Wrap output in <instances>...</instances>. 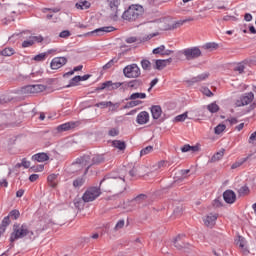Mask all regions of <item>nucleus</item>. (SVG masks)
<instances>
[{
  "label": "nucleus",
  "mask_w": 256,
  "mask_h": 256,
  "mask_svg": "<svg viewBox=\"0 0 256 256\" xmlns=\"http://www.w3.org/2000/svg\"><path fill=\"white\" fill-rule=\"evenodd\" d=\"M25 237L30 241H35L37 239V234L29 229L27 223H14L10 234V243L13 244L15 241H19V239H25Z\"/></svg>",
  "instance_id": "1"
},
{
  "label": "nucleus",
  "mask_w": 256,
  "mask_h": 256,
  "mask_svg": "<svg viewBox=\"0 0 256 256\" xmlns=\"http://www.w3.org/2000/svg\"><path fill=\"white\" fill-rule=\"evenodd\" d=\"M143 13V6L139 4H132L123 12L122 19L129 22L137 21L143 17Z\"/></svg>",
  "instance_id": "2"
},
{
  "label": "nucleus",
  "mask_w": 256,
  "mask_h": 256,
  "mask_svg": "<svg viewBox=\"0 0 256 256\" xmlns=\"http://www.w3.org/2000/svg\"><path fill=\"white\" fill-rule=\"evenodd\" d=\"M173 243L174 247H176L178 251H182L183 253H189V251L193 250V245L187 242V236H185V234H180L176 236Z\"/></svg>",
  "instance_id": "3"
},
{
  "label": "nucleus",
  "mask_w": 256,
  "mask_h": 256,
  "mask_svg": "<svg viewBox=\"0 0 256 256\" xmlns=\"http://www.w3.org/2000/svg\"><path fill=\"white\" fill-rule=\"evenodd\" d=\"M123 75L127 79H138L141 77V68L136 63L129 64L124 67Z\"/></svg>",
  "instance_id": "4"
},
{
  "label": "nucleus",
  "mask_w": 256,
  "mask_h": 256,
  "mask_svg": "<svg viewBox=\"0 0 256 256\" xmlns=\"http://www.w3.org/2000/svg\"><path fill=\"white\" fill-rule=\"evenodd\" d=\"M182 55L186 57L187 61H193V59H199V57H202L203 52H201L199 47L195 46L182 50Z\"/></svg>",
  "instance_id": "5"
},
{
  "label": "nucleus",
  "mask_w": 256,
  "mask_h": 256,
  "mask_svg": "<svg viewBox=\"0 0 256 256\" xmlns=\"http://www.w3.org/2000/svg\"><path fill=\"white\" fill-rule=\"evenodd\" d=\"M99 195H101V188L90 187L85 191L82 199L85 203H91V201H95Z\"/></svg>",
  "instance_id": "6"
},
{
  "label": "nucleus",
  "mask_w": 256,
  "mask_h": 256,
  "mask_svg": "<svg viewBox=\"0 0 256 256\" xmlns=\"http://www.w3.org/2000/svg\"><path fill=\"white\" fill-rule=\"evenodd\" d=\"M108 6L111 11V17L114 21H117L119 18V5H121V0H107Z\"/></svg>",
  "instance_id": "7"
},
{
  "label": "nucleus",
  "mask_w": 256,
  "mask_h": 256,
  "mask_svg": "<svg viewBox=\"0 0 256 256\" xmlns=\"http://www.w3.org/2000/svg\"><path fill=\"white\" fill-rule=\"evenodd\" d=\"M253 99H255V94H253V92L245 93L236 101V107H245V105L252 103Z\"/></svg>",
  "instance_id": "8"
},
{
  "label": "nucleus",
  "mask_w": 256,
  "mask_h": 256,
  "mask_svg": "<svg viewBox=\"0 0 256 256\" xmlns=\"http://www.w3.org/2000/svg\"><path fill=\"white\" fill-rule=\"evenodd\" d=\"M105 162V154H94L91 156V164L86 167L84 171V175H87L89 173V169L93 167V165H101Z\"/></svg>",
  "instance_id": "9"
},
{
  "label": "nucleus",
  "mask_w": 256,
  "mask_h": 256,
  "mask_svg": "<svg viewBox=\"0 0 256 256\" xmlns=\"http://www.w3.org/2000/svg\"><path fill=\"white\" fill-rule=\"evenodd\" d=\"M113 31H115V27L113 26H104V27H101V28H97L91 32H87L85 34V37H89V35H96V36H99V35H105V33H113Z\"/></svg>",
  "instance_id": "10"
},
{
  "label": "nucleus",
  "mask_w": 256,
  "mask_h": 256,
  "mask_svg": "<svg viewBox=\"0 0 256 256\" xmlns=\"http://www.w3.org/2000/svg\"><path fill=\"white\" fill-rule=\"evenodd\" d=\"M64 65H67V57H55L50 63V67L53 70L61 69Z\"/></svg>",
  "instance_id": "11"
},
{
  "label": "nucleus",
  "mask_w": 256,
  "mask_h": 256,
  "mask_svg": "<svg viewBox=\"0 0 256 256\" xmlns=\"http://www.w3.org/2000/svg\"><path fill=\"white\" fill-rule=\"evenodd\" d=\"M77 163L73 165V167H75V165L78 166V169H83V167H89L91 165V156L89 155H83L79 158L76 159Z\"/></svg>",
  "instance_id": "12"
},
{
  "label": "nucleus",
  "mask_w": 256,
  "mask_h": 256,
  "mask_svg": "<svg viewBox=\"0 0 256 256\" xmlns=\"http://www.w3.org/2000/svg\"><path fill=\"white\" fill-rule=\"evenodd\" d=\"M223 199L225 203H228L229 205H233L235 201H237V194L233 190H226L223 193Z\"/></svg>",
  "instance_id": "13"
},
{
  "label": "nucleus",
  "mask_w": 256,
  "mask_h": 256,
  "mask_svg": "<svg viewBox=\"0 0 256 256\" xmlns=\"http://www.w3.org/2000/svg\"><path fill=\"white\" fill-rule=\"evenodd\" d=\"M47 87L43 84L28 85L25 87L26 93H43Z\"/></svg>",
  "instance_id": "14"
},
{
  "label": "nucleus",
  "mask_w": 256,
  "mask_h": 256,
  "mask_svg": "<svg viewBox=\"0 0 256 256\" xmlns=\"http://www.w3.org/2000/svg\"><path fill=\"white\" fill-rule=\"evenodd\" d=\"M136 123L138 125H146V123H149V112L142 111L137 115Z\"/></svg>",
  "instance_id": "15"
},
{
  "label": "nucleus",
  "mask_w": 256,
  "mask_h": 256,
  "mask_svg": "<svg viewBox=\"0 0 256 256\" xmlns=\"http://www.w3.org/2000/svg\"><path fill=\"white\" fill-rule=\"evenodd\" d=\"M173 62V58H168L166 60H156L154 69H157L158 71H162V69H165L167 65H170V63Z\"/></svg>",
  "instance_id": "16"
},
{
  "label": "nucleus",
  "mask_w": 256,
  "mask_h": 256,
  "mask_svg": "<svg viewBox=\"0 0 256 256\" xmlns=\"http://www.w3.org/2000/svg\"><path fill=\"white\" fill-rule=\"evenodd\" d=\"M139 87H143V80L141 79L130 80L125 84V89H139Z\"/></svg>",
  "instance_id": "17"
},
{
  "label": "nucleus",
  "mask_w": 256,
  "mask_h": 256,
  "mask_svg": "<svg viewBox=\"0 0 256 256\" xmlns=\"http://www.w3.org/2000/svg\"><path fill=\"white\" fill-rule=\"evenodd\" d=\"M32 161H37L38 163H45V161H49V154L45 152L34 154L32 156Z\"/></svg>",
  "instance_id": "18"
},
{
  "label": "nucleus",
  "mask_w": 256,
  "mask_h": 256,
  "mask_svg": "<svg viewBox=\"0 0 256 256\" xmlns=\"http://www.w3.org/2000/svg\"><path fill=\"white\" fill-rule=\"evenodd\" d=\"M137 99H147V94L143 92H135L126 98L125 101H137Z\"/></svg>",
  "instance_id": "19"
},
{
  "label": "nucleus",
  "mask_w": 256,
  "mask_h": 256,
  "mask_svg": "<svg viewBox=\"0 0 256 256\" xmlns=\"http://www.w3.org/2000/svg\"><path fill=\"white\" fill-rule=\"evenodd\" d=\"M151 113H152V118L157 120L161 117L163 110L161 109V106L155 105L151 107Z\"/></svg>",
  "instance_id": "20"
},
{
  "label": "nucleus",
  "mask_w": 256,
  "mask_h": 256,
  "mask_svg": "<svg viewBox=\"0 0 256 256\" xmlns=\"http://www.w3.org/2000/svg\"><path fill=\"white\" fill-rule=\"evenodd\" d=\"M216 221H217V215L209 214L204 219V225H206V227H213V225H215Z\"/></svg>",
  "instance_id": "21"
},
{
  "label": "nucleus",
  "mask_w": 256,
  "mask_h": 256,
  "mask_svg": "<svg viewBox=\"0 0 256 256\" xmlns=\"http://www.w3.org/2000/svg\"><path fill=\"white\" fill-rule=\"evenodd\" d=\"M70 129H75V122H66L57 127V131H70Z\"/></svg>",
  "instance_id": "22"
},
{
  "label": "nucleus",
  "mask_w": 256,
  "mask_h": 256,
  "mask_svg": "<svg viewBox=\"0 0 256 256\" xmlns=\"http://www.w3.org/2000/svg\"><path fill=\"white\" fill-rule=\"evenodd\" d=\"M112 147H115V149H119V151H125V149H127V144L125 143V141L114 140L112 141Z\"/></svg>",
  "instance_id": "23"
},
{
  "label": "nucleus",
  "mask_w": 256,
  "mask_h": 256,
  "mask_svg": "<svg viewBox=\"0 0 256 256\" xmlns=\"http://www.w3.org/2000/svg\"><path fill=\"white\" fill-rule=\"evenodd\" d=\"M223 155H225V149H222L219 152H216L210 159V163H217V161H221L223 159Z\"/></svg>",
  "instance_id": "24"
},
{
  "label": "nucleus",
  "mask_w": 256,
  "mask_h": 256,
  "mask_svg": "<svg viewBox=\"0 0 256 256\" xmlns=\"http://www.w3.org/2000/svg\"><path fill=\"white\" fill-rule=\"evenodd\" d=\"M208 77H209V73H203L196 77L191 78V80L188 81V83H199L201 81H205V79H207Z\"/></svg>",
  "instance_id": "25"
},
{
  "label": "nucleus",
  "mask_w": 256,
  "mask_h": 256,
  "mask_svg": "<svg viewBox=\"0 0 256 256\" xmlns=\"http://www.w3.org/2000/svg\"><path fill=\"white\" fill-rule=\"evenodd\" d=\"M203 49H206V51H217V49H219V44L215 42H208L203 45Z\"/></svg>",
  "instance_id": "26"
},
{
  "label": "nucleus",
  "mask_w": 256,
  "mask_h": 256,
  "mask_svg": "<svg viewBox=\"0 0 256 256\" xmlns=\"http://www.w3.org/2000/svg\"><path fill=\"white\" fill-rule=\"evenodd\" d=\"M85 185V178L78 177L73 181V188L74 189H81Z\"/></svg>",
  "instance_id": "27"
},
{
  "label": "nucleus",
  "mask_w": 256,
  "mask_h": 256,
  "mask_svg": "<svg viewBox=\"0 0 256 256\" xmlns=\"http://www.w3.org/2000/svg\"><path fill=\"white\" fill-rule=\"evenodd\" d=\"M249 157H251V154L245 158H241L240 160L236 161L234 164H232L231 169H237V168L241 167V165H243L244 163H247V161H249Z\"/></svg>",
  "instance_id": "28"
},
{
  "label": "nucleus",
  "mask_w": 256,
  "mask_h": 256,
  "mask_svg": "<svg viewBox=\"0 0 256 256\" xmlns=\"http://www.w3.org/2000/svg\"><path fill=\"white\" fill-rule=\"evenodd\" d=\"M89 7H91V3L89 1H80L76 3V9H80L81 11L89 9Z\"/></svg>",
  "instance_id": "29"
},
{
  "label": "nucleus",
  "mask_w": 256,
  "mask_h": 256,
  "mask_svg": "<svg viewBox=\"0 0 256 256\" xmlns=\"http://www.w3.org/2000/svg\"><path fill=\"white\" fill-rule=\"evenodd\" d=\"M133 202L136 203V205H142V203L147 202V195L140 194L133 199Z\"/></svg>",
  "instance_id": "30"
},
{
  "label": "nucleus",
  "mask_w": 256,
  "mask_h": 256,
  "mask_svg": "<svg viewBox=\"0 0 256 256\" xmlns=\"http://www.w3.org/2000/svg\"><path fill=\"white\" fill-rule=\"evenodd\" d=\"M47 181L50 185V187H57V174H50L48 177H47Z\"/></svg>",
  "instance_id": "31"
},
{
  "label": "nucleus",
  "mask_w": 256,
  "mask_h": 256,
  "mask_svg": "<svg viewBox=\"0 0 256 256\" xmlns=\"http://www.w3.org/2000/svg\"><path fill=\"white\" fill-rule=\"evenodd\" d=\"M79 171H83V168H79V166H77V160H75V162H73L68 168V173L75 174L79 173Z\"/></svg>",
  "instance_id": "32"
},
{
  "label": "nucleus",
  "mask_w": 256,
  "mask_h": 256,
  "mask_svg": "<svg viewBox=\"0 0 256 256\" xmlns=\"http://www.w3.org/2000/svg\"><path fill=\"white\" fill-rule=\"evenodd\" d=\"M115 177H112L110 175H106L101 181H100V187H103L104 185H111L113 183V180Z\"/></svg>",
  "instance_id": "33"
},
{
  "label": "nucleus",
  "mask_w": 256,
  "mask_h": 256,
  "mask_svg": "<svg viewBox=\"0 0 256 256\" xmlns=\"http://www.w3.org/2000/svg\"><path fill=\"white\" fill-rule=\"evenodd\" d=\"M143 101L140 100H132L130 102H127L126 105L123 107V109H131L133 107H137L138 105H141Z\"/></svg>",
  "instance_id": "34"
},
{
  "label": "nucleus",
  "mask_w": 256,
  "mask_h": 256,
  "mask_svg": "<svg viewBox=\"0 0 256 256\" xmlns=\"http://www.w3.org/2000/svg\"><path fill=\"white\" fill-rule=\"evenodd\" d=\"M85 200H83V198H75L74 199V206L76 207V209H83L85 207Z\"/></svg>",
  "instance_id": "35"
},
{
  "label": "nucleus",
  "mask_w": 256,
  "mask_h": 256,
  "mask_svg": "<svg viewBox=\"0 0 256 256\" xmlns=\"http://www.w3.org/2000/svg\"><path fill=\"white\" fill-rule=\"evenodd\" d=\"M8 217H9V219H12L13 221H17V219H19V217H21V212H19V210H17V209H14L9 212Z\"/></svg>",
  "instance_id": "36"
},
{
  "label": "nucleus",
  "mask_w": 256,
  "mask_h": 256,
  "mask_svg": "<svg viewBox=\"0 0 256 256\" xmlns=\"http://www.w3.org/2000/svg\"><path fill=\"white\" fill-rule=\"evenodd\" d=\"M115 63H119V58H117V57L112 58L108 63H106L103 66V70L107 71V69H111V67H113L115 65Z\"/></svg>",
  "instance_id": "37"
},
{
  "label": "nucleus",
  "mask_w": 256,
  "mask_h": 256,
  "mask_svg": "<svg viewBox=\"0 0 256 256\" xmlns=\"http://www.w3.org/2000/svg\"><path fill=\"white\" fill-rule=\"evenodd\" d=\"M185 25V21L183 20H178L175 21L172 25L168 27L169 31H174V29H179V27H183Z\"/></svg>",
  "instance_id": "38"
},
{
  "label": "nucleus",
  "mask_w": 256,
  "mask_h": 256,
  "mask_svg": "<svg viewBox=\"0 0 256 256\" xmlns=\"http://www.w3.org/2000/svg\"><path fill=\"white\" fill-rule=\"evenodd\" d=\"M80 81H81V76H75L69 81V84L66 87H77Z\"/></svg>",
  "instance_id": "39"
},
{
  "label": "nucleus",
  "mask_w": 256,
  "mask_h": 256,
  "mask_svg": "<svg viewBox=\"0 0 256 256\" xmlns=\"http://www.w3.org/2000/svg\"><path fill=\"white\" fill-rule=\"evenodd\" d=\"M1 55H3L4 57H11V55H15V49H13V48H4L1 51Z\"/></svg>",
  "instance_id": "40"
},
{
  "label": "nucleus",
  "mask_w": 256,
  "mask_h": 256,
  "mask_svg": "<svg viewBox=\"0 0 256 256\" xmlns=\"http://www.w3.org/2000/svg\"><path fill=\"white\" fill-rule=\"evenodd\" d=\"M113 81L103 82L98 88L97 91H103V89H111Z\"/></svg>",
  "instance_id": "41"
},
{
  "label": "nucleus",
  "mask_w": 256,
  "mask_h": 256,
  "mask_svg": "<svg viewBox=\"0 0 256 256\" xmlns=\"http://www.w3.org/2000/svg\"><path fill=\"white\" fill-rule=\"evenodd\" d=\"M250 190H249V186L245 185L242 186L239 190H238V194L240 195V197H245V195H249Z\"/></svg>",
  "instance_id": "42"
},
{
  "label": "nucleus",
  "mask_w": 256,
  "mask_h": 256,
  "mask_svg": "<svg viewBox=\"0 0 256 256\" xmlns=\"http://www.w3.org/2000/svg\"><path fill=\"white\" fill-rule=\"evenodd\" d=\"M141 67L144 71H151V62L147 59L141 61Z\"/></svg>",
  "instance_id": "43"
},
{
  "label": "nucleus",
  "mask_w": 256,
  "mask_h": 256,
  "mask_svg": "<svg viewBox=\"0 0 256 256\" xmlns=\"http://www.w3.org/2000/svg\"><path fill=\"white\" fill-rule=\"evenodd\" d=\"M207 109L210 113H217L219 111V105L213 102L207 106Z\"/></svg>",
  "instance_id": "44"
},
{
  "label": "nucleus",
  "mask_w": 256,
  "mask_h": 256,
  "mask_svg": "<svg viewBox=\"0 0 256 256\" xmlns=\"http://www.w3.org/2000/svg\"><path fill=\"white\" fill-rule=\"evenodd\" d=\"M227 129V126L225 124H218L215 128H214V133L216 135H221V133Z\"/></svg>",
  "instance_id": "45"
},
{
  "label": "nucleus",
  "mask_w": 256,
  "mask_h": 256,
  "mask_svg": "<svg viewBox=\"0 0 256 256\" xmlns=\"http://www.w3.org/2000/svg\"><path fill=\"white\" fill-rule=\"evenodd\" d=\"M47 59V53H40L33 57V61L41 62Z\"/></svg>",
  "instance_id": "46"
},
{
  "label": "nucleus",
  "mask_w": 256,
  "mask_h": 256,
  "mask_svg": "<svg viewBox=\"0 0 256 256\" xmlns=\"http://www.w3.org/2000/svg\"><path fill=\"white\" fill-rule=\"evenodd\" d=\"M165 51V45H161L155 49H153L152 53L154 55H161L163 57V52Z\"/></svg>",
  "instance_id": "47"
},
{
  "label": "nucleus",
  "mask_w": 256,
  "mask_h": 256,
  "mask_svg": "<svg viewBox=\"0 0 256 256\" xmlns=\"http://www.w3.org/2000/svg\"><path fill=\"white\" fill-rule=\"evenodd\" d=\"M149 153H153V146H147L140 151V156L149 155Z\"/></svg>",
  "instance_id": "48"
},
{
  "label": "nucleus",
  "mask_w": 256,
  "mask_h": 256,
  "mask_svg": "<svg viewBox=\"0 0 256 256\" xmlns=\"http://www.w3.org/2000/svg\"><path fill=\"white\" fill-rule=\"evenodd\" d=\"M234 71H237L240 75L245 73V64L243 63H238L235 67H234Z\"/></svg>",
  "instance_id": "49"
},
{
  "label": "nucleus",
  "mask_w": 256,
  "mask_h": 256,
  "mask_svg": "<svg viewBox=\"0 0 256 256\" xmlns=\"http://www.w3.org/2000/svg\"><path fill=\"white\" fill-rule=\"evenodd\" d=\"M187 115H188V112H184L183 114L176 116L174 119H175L176 123H183V121H185V119H187Z\"/></svg>",
  "instance_id": "50"
},
{
  "label": "nucleus",
  "mask_w": 256,
  "mask_h": 256,
  "mask_svg": "<svg viewBox=\"0 0 256 256\" xmlns=\"http://www.w3.org/2000/svg\"><path fill=\"white\" fill-rule=\"evenodd\" d=\"M33 45H35V44L33 42V39L31 38V36L29 37L28 40H25L22 42L23 49H26L27 47H33Z\"/></svg>",
  "instance_id": "51"
},
{
  "label": "nucleus",
  "mask_w": 256,
  "mask_h": 256,
  "mask_svg": "<svg viewBox=\"0 0 256 256\" xmlns=\"http://www.w3.org/2000/svg\"><path fill=\"white\" fill-rule=\"evenodd\" d=\"M18 167H24L25 169H29L31 167V162L27 161L26 158L22 159L21 164H17Z\"/></svg>",
  "instance_id": "52"
},
{
  "label": "nucleus",
  "mask_w": 256,
  "mask_h": 256,
  "mask_svg": "<svg viewBox=\"0 0 256 256\" xmlns=\"http://www.w3.org/2000/svg\"><path fill=\"white\" fill-rule=\"evenodd\" d=\"M1 225L6 228L9 227V225H11V218H9V216L4 217Z\"/></svg>",
  "instance_id": "53"
},
{
  "label": "nucleus",
  "mask_w": 256,
  "mask_h": 256,
  "mask_svg": "<svg viewBox=\"0 0 256 256\" xmlns=\"http://www.w3.org/2000/svg\"><path fill=\"white\" fill-rule=\"evenodd\" d=\"M30 37H31L34 44L35 43H43L44 38L41 35H39V36H30Z\"/></svg>",
  "instance_id": "54"
},
{
  "label": "nucleus",
  "mask_w": 256,
  "mask_h": 256,
  "mask_svg": "<svg viewBox=\"0 0 256 256\" xmlns=\"http://www.w3.org/2000/svg\"><path fill=\"white\" fill-rule=\"evenodd\" d=\"M108 135L110 137H117V135H119V129H117V128L110 129L108 132Z\"/></svg>",
  "instance_id": "55"
},
{
  "label": "nucleus",
  "mask_w": 256,
  "mask_h": 256,
  "mask_svg": "<svg viewBox=\"0 0 256 256\" xmlns=\"http://www.w3.org/2000/svg\"><path fill=\"white\" fill-rule=\"evenodd\" d=\"M59 37L62 39H67V37H71V32L69 30H63L60 34Z\"/></svg>",
  "instance_id": "56"
},
{
  "label": "nucleus",
  "mask_w": 256,
  "mask_h": 256,
  "mask_svg": "<svg viewBox=\"0 0 256 256\" xmlns=\"http://www.w3.org/2000/svg\"><path fill=\"white\" fill-rule=\"evenodd\" d=\"M123 227H125V220H119L116 223L115 230L119 231V229H123Z\"/></svg>",
  "instance_id": "57"
},
{
  "label": "nucleus",
  "mask_w": 256,
  "mask_h": 256,
  "mask_svg": "<svg viewBox=\"0 0 256 256\" xmlns=\"http://www.w3.org/2000/svg\"><path fill=\"white\" fill-rule=\"evenodd\" d=\"M237 245L243 249L245 247V238H243L242 236L238 237V241H237Z\"/></svg>",
  "instance_id": "58"
},
{
  "label": "nucleus",
  "mask_w": 256,
  "mask_h": 256,
  "mask_svg": "<svg viewBox=\"0 0 256 256\" xmlns=\"http://www.w3.org/2000/svg\"><path fill=\"white\" fill-rule=\"evenodd\" d=\"M202 93L206 95V97H213V92L209 90V88H203Z\"/></svg>",
  "instance_id": "59"
},
{
  "label": "nucleus",
  "mask_w": 256,
  "mask_h": 256,
  "mask_svg": "<svg viewBox=\"0 0 256 256\" xmlns=\"http://www.w3.org/2000/svg\"><path fill=\"white\" fill-rule=\"evenodd\" d=\"M123 85H126V83L125 82H122V83L121 82H115V83L112 82L111 89H119V87H121Z\"/></svg>",
  "instance_id": "60"
},
{
  "label": "nucleus",
  "mask_w": 256,
  "mask_h": 256,
  "mask_svg": "<svg viewBox=\"0 0 256 256\" xmlns=\"http://www.w3.org/2000/svg\"><path fill=\"white\" fill-rule=\"evenodd\" d=\"M148 3L151 5V7H159V5H161L159 0H148Z\"/></svg>",
  "instance_id": "61"
},
{
  "label": "nucleus",
  "mask_w": 256,
  "mask_h": 256,
  "mask_svg": "<svg viewBox=\"0 0 256 256\" xmlns=\"http://www.w3.org/2000/svg\"><path fill=\"white\" fill-rule=\"evenodd\" d=\"M129 175H130V177H137V175H138L137 167H133V168L129 171Z\"/></svg>",
  "instance_id": "62"
},
{
  "label": "nucleus",
  "mask_w": 256,
  "mask_h": 256,
  "mask_svg": "<svg viewBox=\"0 0 256 256\" xmlns=\"http://www.w3.org/2000/svg\"><path fill=\"white\" fill-rule=\"evenodd\" d=\"M37 179H39V174H31L29 176V181H31V183H35V181H37Z\"/></svg>",
  "instance_id": "63"
},
{
  "label": "nucleus",
  "mask_w": 256,
  "mask_h": 256,
  "mask_svg": "<svg viewBox=\"0 0 256 256\" xmlns=\"http://www.w3.org/2000/svg\"><path fill=\"white\" fill-rule=\"evenodd\" d=\"M255 141H256V132H254V133H252V134L250 135L248 142H249L250 144H253V143H255Z\"/></svg>",
  "instance_id": "64"
}]
</instances>
